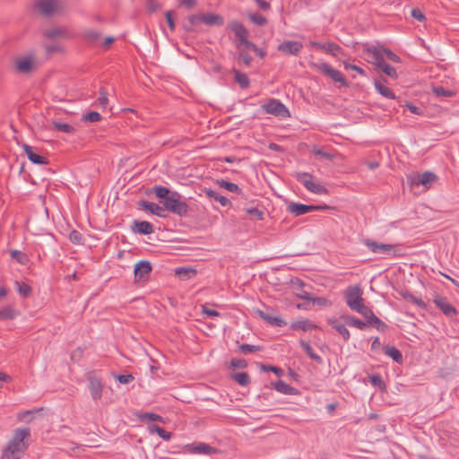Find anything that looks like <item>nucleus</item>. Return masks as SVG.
<instances>
[{
	"label": "nucleus",
	"mask_w": 459,
	"mask_h": 459,
	"mask_svg": "<svg viewBox=\"0 0 459 459\" xmlns=\"http://www.w3.org/2000/svg\"><path fill=\"white\" fill-rule=\"evenodd\" d=\"M247 213L255 217L257 220L262 221L264 219V212L257 208H247L246 209Z\"/></svg>",
	"instance_id": "0e129e2a"
},
{
	"label": "nucleus",
	"mask_w": 459,
	"mask_h": 459,
	"mask_svg": "<svg viewBox=\"0 0 459 459\" xmlns=\"http://www.w3.org/2000/svg\"><path fill=\"white\" fill-rule=\"evenodd\" d=\"M171 207H172V209H171L170 212L177 214L180 217L186 216L188 213V211H189V207L186 204V203L181 201V199H179L177 202V204L175 205H172Z\"/></svg>",
	"instance_id": "c756f323"
},
{
	"label": "nucleus",
	"mask_w": 459,
	"mask_h": 459,
	"mask_svg": "<svg viewBox=\"0 0 459 459\" xmlns=\"http://www.w3.org/2000/svg\"><path fill=\"white\" fill-rule=\"evenodd\" d=\"M69 239L74 244H82L83 237L79 231L74 230L69 233Z\"/></svg>",
	"instance_id": "bf43d9fd"
},
{
	"label": "nucleus",
	"mask_w": 459,
	"mask_h": 459,
	"mask_svg": "<svg viewBox=\"0 0 459 459\" xmlns=\"http://www.w3.org/2000/svg\"><path fill=\"white\" fill-rule=\"evenodd\" d=\"M272 385L277 392L283 394L296 395L299 394L297 388L290 386L282 380L273 382L272 383Z\"/></svg>",
	"instance_id": "4be33fe9"
},
{
	"label": "nucleus",
	"mask_w": 459,
	"mask_h": 459,
	"mask_svg": "<svg viewBox=\"0 0 459 459\" xmlns=\"http://www.w3.org/2000/svg\"><path fill=\"white\" fill-rule=\"evenodd\" d=\"M228 29L234 33V43L237 49L244 51L256 49V45L248 39L249 31L240 22L237 20L229 22Z\"/></svg>",
	"instance_id": "f03ea898"
},
{
	"label": "nucleus",
	"mask_w": 459,
	"mask_h": 459,
	"mask_svg": "<svg viewBox=\"0 0 459 459\" xmlns=\"http://www.w3.org/2000/svg\"><path fill=\"white\" fill-rule=\"evenodd\" d=\"M342 318L344 320L345 324L351 327H357L359 330H365L368 327L367 321H361L360 319L352 316H342Z\"/></svg>",
	"instance_id": "c85d7f7f"
},
{
	"label": "nucleus",
	"mask_w": 459,
	"mask_h": 459,
	"mask_svg": "<svg viewBox=\"0 0 459 459\" xmlns=\"http://www.w3.org/2000/svg\"><path fill=\"white\" fill-rule=\"evenodd\" d=\"M257 314L263 320H264L266 323H268L271 325L279 326V327L287 325L286 321L283 320L281 316H274V315H272L270 313H267V312H264L262 310H258Z\"/></svg>",
	"instance_id": "aec40b11"
},
{
	"label": "nucleus",
	"mask_w": 459,
	"mask_h": 459,
	"mask_svg": "<svg viewBox=\"0 0 459 459\" xmlns=\"http://www.w3.org/2000/svg\"><path fill=\"white\" fill-rule=\"evenodd\" d=\"M383 349L385 354L392 358L394 361L399 364L403 363V354L396 347L385 345Z\"/></svg>",
	"instance_id": "cd10ccee"
},
{
	"label": "nucleus",
	"mask_w": 459,
	"mask_h": 459,
	"mask_svg": "<svg viewBox=\"0 0 459 459\" xmlns=\"http://www.w3.org/2000/svg\"><path fill=\"white\" fill-rule=\"evenodd\" d=\"M64 8V0H35L34 2V9L45 17L60 13Z\"/></svg>",
	"instance_id": "20e7f679"
},
{
	"label": "nucleus",
	"mask_w": 459,
	"mask_h": 459,
	"mask_svg": "<svg viewBox=\"0 0 459 459\" xmlns=\"http://www.w3.org/2000/svg\"><path fill=\"white\" fill-rule=\"evenodd\" d=\"M53 126L56 130L65 134H73L75 131L73 126L60 121H54Z\"/></svg>",
	"instance_id": "c03bdc74"
},
{
	"label": "nucleus",
	"mask_w": 459,
	"mask_h": 459,
	"mask_svg": "<svg viewBox=\"0 0 459 459\" xmlns=\"http://www.w3.org/2000/svg\"><path fill=\"white\" fill-rule=\"evenodd\" d=\"M201 20L208 26H222L224 24V18L221 14L212 13H202Z\"/></svg>",
	"instance_id": "412c9836"
},
{
	"label": "nucleus",
	"mask_w": 459,
	"mask_h": 459,
	"mask_svg": "<svg viewBox=\"0 0 459 459\" xmlns=\"http://www.w3.org/2000/svg\"><path fill=\"white\" fill-rule=\"evenodd\" d=\"M313 66L316 69V71L322 73L325 76L331 78L333 82H340L342 86L348 87L349 83L343 74L332 67L327 63H317L314 64Z\"/></svg>",
	"instance_id": "6e6552de"
},
{
	"label": "nucleus",
	"mask_w": 459,
	"mask_h": 459,
	"mask_svg": "<svg viewBox=\"0 0 459 459\" xmlns=\"http://www.w3.org/2000/svg\"><path fill=\"white\" fill-rule=\"evenodd\" d=\"M312 303L321 307L331 306V301L323 297H313Z\"/></svg>",
	"instance_id": "69168bd1"
},
{
	"label": "nucleus",
	"mask_w": 459,
	"mask_h": 459,
	"mask_svg": "<svg viewBox=\"0 0 459 459\" xmlns=\"http://www.w3.org/2000/svg\"><path fill=\"white\" fill-rule=\"evenodd\" d=\"M238 349H239V351L242 352L245 355L261 351V347L260 346L247 344V343L241 344L238 347Z\"/></svg>",
	"instance_id": "6e6d98bb"
},
{
	"label": "nucleus",
	"mask_w": 459,
	"mask_h": 459,
	"mask_svg": "<svg viewBox=\"0 0 459 459\" xmlns=\"http://www.w3.org/2000/svg\"><path fill=\"white\" fill-rule=\"evenodd\" d=\"M101 115L97 111H91L82 117V120L85 122L95 123L101 120Z\"/></svg>",
	"instance_id": "4d7b16f0"
},
{
	"label": "nucleus",
	"mask_w": 459,
	"mask_h": 459,
	"mask_svg": "<svg viewBox=\"0 0 459 459\" xmlns=\"http://www.w3.org/2000/svg\"><path fill=\"white\" fill-rule=\"evenodd\" d=\"M132 230L135 233L149 235L154 231L153 225L146 221H134L132 224Z\"/></svg>",
	"instance_id": "a211bd4d"
},
{
	"label": "nucleus",
	"mask_w": 459,
	"mask_h": 459,
	"mask_svg": "<svg viewBox=\"0 0 459 459\" xmlns=\"http://www.w3.org/2000/svg\"><path fill=\"white\" fill-rule=\"evenodd\" d=\"M238 59L242 61L246 66H250L253 62V57L249 54V51H244L238 49Z\"/></svg>",
	"instance_id": "09e8293b"
},
{
	"label": "nucleus",
	"mask_w": 459,
	"mask_h": 459,
	"mask_svg": "<svg viewBox=\"0 0 459 459\" xmlns=\"http://www.w3.org/2000/svg\"><path fill=\"white\" fill-rule=\"evenodd\" d=\"M138 205L140 207H142L143 209L148 211L152 214H154V215L159 216V217H163V214H162L163 208L160 207L157 204L151 203V202H148V201H145V200H141L138 203Z\"/></svg>",
	"instance_id": "b1692460"
},
{
	"label": "nucleus",
	"mask_w": 459,
	"mask_h": 459,
	"mask_svg": "<svg viewBox=\"0 0 459 459\" xmlns=\"http://www.w3.org/2000/svg\"><path fill=\"white\" fill-rule=\"evenodd\" d=\"M14 284L16 287V290L19 292L21 296H22L23 298H28L30 295L32 289L30 285L18 281H16Z\"/></svg>",
	"instance_id": "79ce46f5"
},
{
	"label": "nucleus",
	"mask_w": 459,
	"mask_h": 459,
	"mask_svg": "<svg viewBox=\"0 0 459 459\" xmlns=\"http://www.w3.org/2000/svg\"><path fill=\"white\" fill-rule=\"evenodd\" d=\"M368 326H373L380 332H385L387 329V325L374 315L369 320L367 321Z\"/></svg>",
	"instance_id": "58836bf2"
},
{
	"label": "nucleus",
	"mask_w": 459,
	"mask_h": 459,
	"mask_svg": "<svg viewBox=\"0 0 459 459\" xmlns=\"http://www.w3.org/2000/svg\"><path fill=\"white\" fill-rule=\"evenodd\" d=\"M13 66L18 74H30L36 72L40 66L34 53H26L13 58Z\"/></svg>",
	"instance_id": "7ed1b4c3"
},
{
	"label": "nucleus",
	"mask_w": 459,
	"mask_h": 459,
	"mask_svg": "<svg viewBox=\"0 0 459 459\" xmlns=\"http://www.w3.org/2000/svg\"><path fill=\"white\" fill-rule=\"evenodd\" d=\"M98 102L102 108H106L108 103V92L102 88L100 90V97L98 98Z\"/></svg>",
	"instance_id": "052dcab7"
},
{
	"label": "nucleus",
	"mask_w": 459,
	"mask_h": 459,
	"mask_svg": "<svg viewBox=\"0 0 459 459\" xmlns=\"http://www.w3.org/2000/svg\"><path fill=\"white\" fill-rule=\"evenodd\" d=\"M411 15L419 22H423L426 19L424 13L419 8L412 9Z\"/></svg>",
	"instance_id": "338daca9"
},
{
	"label": "nucleus",
	"mask_w": 459,
	"mask_h": 459,
	"mask_svg": "<svg viewBox=\"0 0 459 459\" xmlns=\"http://www.w3.org/2000/svg\"><path fill=\"white\" fill-rule=\"evenodd\" d=\"M328 324L334 330H336L343 337L345 341H348L350 339L351 334L345 325L339 323L338 320L335 318L328 319Z\"/></svg>",
	"instance_id": "a878e982"
},
{
	"label": "nucleus",
	"mask_w": 459,
	"mask_h": 459,
	"mask_svg": "<svg viewBox=\"0 0 459 459\" xmlns=\"http://www.w3.org/2000/svg\"><path fill=\"white\" fill-rule=\"evenodd\" d=\"M341 47L333 42H326L324 44V48L326 53L331 54L333 56H336L337 52L341 51Z\"/></svg>",
	"instance_id": "5fc2aeb1"
},
{
	"label": "nucleus",
	"mask_w": 459,
	"mask_h": 459,
	"mask_svg": "<svg viewBox=\"0 0 459 459\" xmlns=\"http://www.w3.org/2000/svg\"><path fill=\"white\" fill-rule=\"evenodd\" d=\"M152 267L149 261L141 260L134 265V274L135 281H146L152 273Z\"/></svg>",
	"instance_id": "f8f14e48"
},
{
	"label": "nucleus",
	"mask_w": 459,
	"mask_h": 459,
	"mask_svg": "<svg viewBox=\"0 0 459 459\" xmlns=\"http://www.w3.org/2000/svg\"><path fill=\"white\" fill-rule=\"evenodd\" d=\"M82 36L89 43H95L100 39V33L93 30H87L83 32Z\"/></svg>",
	"instance_id": "8fccbe9b"
},
{
	"label": "nucleus",
	"mask_w": 459,
	"mask_h": 459,
	"mask_svg": "<svg viewBox=\"0 0 459 459\" xmlns=\"http://www.w3.org/2000/svg\"><path fill=\"white\" fill-rule=\"evenodd\" d=\"M434 303L446 316H453L456 315V309L453 307L446 298L437 297L434 299Z\"/></svg>",
	"instance_id": "6ab92c4d"
},
{
	"label": "nucleus",
	"mask_w": 459,
	"mask_h": 459,
	"mask_svg": "<svg viewBox=\"0 0 459 459\" xmlns=\"http://www.w3.org/2000/svg\"><path fill=\"white\" fill-rule=\"evenodd\" d=\"M43 35L45 38L49 39H55L57 38L66 39L69 37V32L65 27H56L45 30Z\"/></svg>",
	"instance_id": "5701e85b"
},
{
	"label": "nucleus",
	"mask_w": 459,
	"mask_h": 459,
	"mask_svg": "<svg viewBox=\"0 0 459 459\" xmlns=\"http://www.w3.org/2000/svg\"><path fill=\"white\" fill-rule=\"evenodd\" d=\"M44 48L48 56H50L56 53H61L64 50V47L58 42L45 44Z\"/></svg>",
	"instance_id": "ea45409f"
},
{
	"label": "nucleus",
	"mask_w": 459,
	"mask_h": 459,
	"mask_svg": "<svg viewBox=\"0 0 459 459\" xmlns=\"http://www.w3.org/2000/svg\"><path fill=\"white\" fill-rule=\"evenodd\" d=\"M141 420H148V421H160L164 423L163 418L153 412H144L139 416Z\"/></svg>",
	"instance_id": "603ef678"
},
{
	"label": "nucleus",
	"mask_w": 459,
	"mask_h": 459,
	"mask_svg": "<svg viewBox=\"0 0 459 459\" xmlns=\"http://www.w3.org/2000/svg\"><path fill=\"white\" fill-rule=\"evenodd\" d=\"M11 257L15 259L21 264H26L29 262L28 255L20 250H12Z\"/></svg>",
	"instance_id": "a18cd8bd"
},
{
	"label": "nucleus",
	"mask_w": 459,
	"mask_h": 459,
	"mask_svg": "<svg viewBox=\"0 0 459 459\" xmlns=\"http://www.w3.org/2000/svg\"><path fill=\"white\" fill-rule=\"evenodd\" d=\"M216 183L220 187L225 188L230 192L236 193L238 195L242 194L241 188L235 183L229 182L225 179H218Z\"/></svg>",
	"instance_id": "f704fd0d"
},
{
	"label": "nucleus",
	"mask_w": 459,
	"mask_h": 459,
	"mask_svg": "<svg viewBox=\"0 0 459 459\" xmlns=\"http://www.w3.org/2000/svg\"><path fill=\"white\" fill-rule=\"evenodd\" d=\"M30 435L29 428L16 429L12 440L9 441L4 450V457L6 459H20L26 449L24 439Z\"/></svg>",
	"instance_id": "f257e3e1"
},
{
	"label": "nucleus",
	"mask_w": 459,
	"mask_h": 459,
	"mask_svg": "<svg viewBox=\"0 0 459 459\" xmlns=\"http://www.w3.org/2000/svg\"><path fill=\"white\" fill-rule=\"evenodd\" d=\"M191 451L195 454H203V455H211L217 452L216 448L211 446L208 444L205 443H199L197 445H195Z\"/></svg>",
	"instance_id": "7c9ffc66"
},
{
	"label": "nucleus",
	"mask_w": 459,
	"mask_h": 459,
	"mask_svg": "<svg viewBox=\"0 0 459 459\" xmlns=\"http://www.w3.org/2000/svg\"><path fill=\"white\" fill-rule=\"evenodd\" d=\"M295 178L302 184L307 190H308L311 193L316 194V195H327L328 189L318 184L315 183L313 181V176L307 172H297L295 174Z\"/></svg>",
	"instance_id": "39448f33"
},
{
	"label": "nucleus",
	"mask_w": 459,
	"mask_h": 459,
	"mask_svg": "<svg viewBox=\"0 0 459 459\" xmlns=\"http://www.w3.org/2000/svg\"><path fill=\"white\" fill-rule=\"evenodd\" d=\"M153 193L158 198L164 201L172 192L163 186H154Z\"/></svg>",
	"instance_id": "de8ad7c7"
},
{
	"label": "nucleus",
	"mask_w": 459,
	"mask_h": 459,
	"mask_svg": "<svg viewBox=\"0 0 459 459\" xmlns=\"http://www.w3.org/2000/svg\"><path fill=\"white\" fill-rule=\"evenodd\" d=\"M432 91L437 97H454L455 95V91L446 90L442 86H435Z\"/></svg>",
	"instance_id": "864d4df0"
},
{
	"label": "nucleus",
	"mask_w": 459,
	"mask_h": 459,
	"mask_svg": "<svg viewBox=\"0 0 459 459\" xmlns=\"http://www.w3.org/2000/svg\"><path fill=\"white\" fill-rule=\"evenodd\" d=\"M278 51L291 56H299L303 49V44L299 41L284 40L277 48Z\"/></svg>",
	"instance_id": "ddd939ff"
},
{
	"label": "nucleus",
	"mask_w": 459,
	"mask_h": 459,
	"mask_svg": "<svg viewBox=\"0 0 459 459\" xmlns=\"http://www.w3.org/2000/svg\"><path fill=\"white\" fill-rule=\"evenodd\" d=\"M22 149L24 151V152L26 153L28 159L34 164H38V165H45V164H48V158L44 157V156H41L38 153H36L34 151H33V148L31 146H30L29 144L27 143H23L22 144Z\"/></svg>",
	"instance_id": "dca6fc26"
},
{
	"label": "nucleus",
	"mask_w": 459,
	"mask_h": 459,
	"mask_svg": "<svg viewBox=\"0 0 459 459\" xmlns=\"http://www.w3.org/2000/svg\"><path fill=\"white\" fill-rule=\"evenodd\" d=\"M267 113L276 117H289L290 116L289 109L280 100L272 99L262 106Z\"/></svg>",
	"instance_id": "9d476101"
},
{
	"label": "nucleus",
	"mask_w": 459,
	"mask_h": 459,
	"mask_svg": "<svg viewBox=\"0 0 459 459\" xmlns=\"http://www.w3.org/2000/svg\"><path fill=\"white\" fill-rule=\"evenodd\" d=\"M230 366L234 368H245L247 367V362L243 359H232Z\"/></svg>",
	"instance_id": "680f3d73"
},
{
	"label": "nucleus",
	"mask_w": 459,
	"mask_h": 459,
	"mask_svg": "<svg viewBox=\"0 0 459 459\" xmlns=\"http://www.w3.org/2000/svg\"><path fill=\"white\" fill-rule=\"evenodd\" d=\"M355 311L362 315L367 319V321L369 320L375 315L369 307L365 306L364 303L361 306H359Z\"/></svg>",
	"instance_id": "13d9d810"
},
{
	"label": "nucleus",
	"mask_w": 459,
	"mask_h": 459,
	"mask_svg": "<svg viewBox=\"0 0 459 459\" xmlns=\"http://www.w3.org/2000/svg\"><path fill=\"white\" fill-rule=\"evenodd\" d=\"M375 88L382 96L390 100L395 99L394 93L389 88L385 86L381 82L376 81Z\"/></svg>",
	"instance_id": "4c0bfd02"
},
{
	"label": "nucleus",
	"mask_w": 459,
	"mask_h": 459,
	"mask_svg": "<svg viewBox=\"0 0 459 459\" xmlns=\"http://www.w3.org/2000/svg\"><path fill=\"white\" fill-rule=\"evenodd\" d=\"M202 14H193L190 15L187 19V23L184 25V28L187 31H195V27L202 22L201 20Z\"/></svg>",
	"instance_id": "e433bc0d"
},
{
	"label": "nucleus",
	"mask_w": 459,
	"mask_h": 459,
	"mask_svg": "<svg viewBox=\"0 0 459 459\" xmlns=\"http://www.w3.org/2000/svg\"><path fill=\"white\" fill-rule=\"evenodd\" d=\"M86 379L89 382V389L91 392V398L94 401L101 399L103 392V384L100 377L97 376L95 371H91L87 373Z\"/></svg>",
	"instance_id": "9b49d317"
},
{
	"label": "nucleus",
	"mask_w": 459,
	"mask_h": 459,
	"mask_svg": "<svg viewBox=\"0 0 459 459\" xmlns=\"http://www.w3.org/2000/svg\"><path fill=\"white\" fill-rule=\"evenodd\" d=\"M148 429H149L150 433H156L159 435L160 437H161L162 439H164L166 441L170 440L172 437L171 432L165 430L164 429H162L161 427H160L158 425H155V424L150 425L148 427Z\"/></svg>",
	"instance_id": "72a5a7b5"
},
{
	"label": "nucleus",
	"mask_w": 459,
	"mask_h": 459,
	"mask_svg": "<svg viewBox=\"0 0 459 459\" xmlns=\"http://www.w3.org/2000/svg\"><path fill=\"white\" fill-rule=\"evenodd\" d=\"M115 378L121 384H129L132 382L134 377L132 374H126V375H115Z\"/></svg>",
	"instance_id": "e2e57ef3"
},
{
	"label": "nucleus",
	"mask_w": 459,
	"mask_h": 459,
	"mask_svg": "<svg viewBox=\"0 0 459 459\" xmlns=\"http://www.w3.org/2000/svg\"><path fill=\"white\" fill-rule=\"evenodd\" d=\"M370 383L373 385L379 386V387H385V384L382 380V377L379 375H372L370 377Z\"/></svg>",
	"instance_id": "774afa93"
},
{
	"label": "nucleus",
	"mask_w": 459,
	"mask_h": 459,
	"mask_svg": "<svg viewBox=\"0 0 459 459\" xmlns=\"http://www.w3.org/2000/svg\"><path fill=\"white\" fill-rule=\"evenodd\" d=\"M231 377L242 386H247L250 383L249 375L246 372L235 373Z\"/></svg>",
	"instance_id": "37998d69"
},
{
	"label": "nucleus",
	"mask_w": 459,
	"mask_h": 459,
	"mask_svg": "<svg viewBox=\"0 0 459 459\" xmlns=\"http://www.w3.org/2000/svg\"><path fill=\"white\" fill-rule=\"evenodd\" d=\"M316 209H317V207H314V205H307V204H298V203H293V202H290L287 205V211L295 216H300V215L306 214L307 212L316 211Z\"/></svg>",
	"instance_id": "2eb2a0df"
},
{
	"label": "nucleus",
	"mask_w": 459,
	"mask_h": 459,
	"mask_svg": "<svg viewBox=\"0 0 459 459\" xmlns=\"http://www.w3.org/2000/svg\"><path fill=\"white\" fill-rule=\"evenodd\" d=\"M181 199V195L178 192H172L162 203L163 211L170 212L172 209V205H175L177 202Z\"/></svg>",
	"instance_id": "c9c22d12"
},
{
	"label": "nucleus",
	"mask_w": 459,
	"mask_h": 459,
	"mask_svg": "<svg viewBox=\"0 0 459 459\" xmlns=\"http://www.w3.org/2000/svg\"><path fill=\"white\" fill-rule=\"evenodd\" d=\"M437 179L436 174L430 171H426L421 174H417L411 178V184L415 186H424L429 188L433 182Z\"/></svg>",
	"instance_id": "4468645a"
},
{
	"label": "nucleus",
	"mask_w": 459,
	"mask_h": 459,
	"mask_svg": "<svg viewBox=\"0 0 459 459\" xmlns=\"http://www.w3.org/2000/svg\"><path fill=\"white\" fill-rule=\"evenodd\" d=\"M300 345L311 359L316 361L317 364H323V359L314 351L313 348L308 342L300 341Z\"/></svg>",
	"instance_id": "473e14b6"
},
{
	"label": "nucleus",
	"mask_w": 459,
	"mask_h": 459,
	"mask_svg": "<svg viewBox=\"0 0 459 459\" xmlns=\"http://www.w3.org/2000/svg\"><path fill=\"white\" fill-rule=\"evenodd\" d=\"M344 298L348 307L353 311L364 303L362 290L359 286L348 287L344 292Z\"/></svg>",
	"instance_id": "1a4fd4ad"
},
{
	"label": "nucleus",
	"mask_w": 459,
	"mask_h": 459,
	"mask_svg": "<svg viewBox=\"0 0 459 459\" xmlns=\"http://www.w3.org/2000/svg\"><path fill=\"white\" fill-rule=\"evenodd\" d=\"M366 54L368 58H370L374 61L385 60V56L394 62L400 63L401 58L395 53H394L389 48H385L384 47H369L366 50Z\"/></svg>",
	"instance_id": "423d86ee"
},
{
	"label": "nucleus",
	"mask_w": 459,
	"mask_h": 459,
	"mask_svg": "<svg viewBox=\"0 0 459 459\" xmlns=\"http://www.w3.org/2000/svg\"><path fill=\"white\" fill-rule=\"evenodd\" d=\"M290 327L293 330H302L305 332L317 328V326L308 319L297 320L291 324Z\"/></svg>",
	"instance_id": "bb28decb"
},
{
	"label": "nucleus",
	"mask_w": 459,
	"mask_h": 459,
	"mask_svg": "<svg viewBox=\"0 0 459 459\" xmlns=\"http://www.w3.org/2000/svg\"><path fill=\"white\" fill-rule=\"evenodd\" d=\"M204 192L207 197H209L211 199H214L215 201L219 202L221 204V205H222L224 207L231 205V202L227 197L221 195L216 191H214L211 188H204Z\"/></svg>",
	"instance_id": "393cba45"
},
{
	"label": "nucleus",
	"mask_w": 459,
	"mask_h": 459,
	"mask_svg": "<svg viewBox=\"0 0 459 459\" xmlns=\"http://www.w3.org/2000/svg\"><path fill=\"white\" fill-rule=\"evenodd\" d=\"M17 311L10 307H5L2 309H0V319L1 320H6V319H13L17 316Z\"/></svg>",
	"instance_id": "49530a36"
},
{
	"label": "nucleus",
	"mask_w": 459,
	"mask_h": 459,
	"mask_svg": "<svg viewBox=\"0 0 459 459\" xmlns=\"http://www.w3.org/2000/svg\"><path fill=\"white\" fill-rule=\"evenodd\" d=\"M248 18L253 23L258 26H264L267 23V19L258 13H249Z\"/></svg>",
	"instance_id": "3c124183"
},
{
	"label": "nucleus",
	"mask_w": 459,
	"mask_h": 459,
	"mask_svg": "<svg viewBox=\"0 0 459 459\" xmlns=\"http://www.w3.org/2000/svg\"><path fill=\"white\" fill-rule=\"evenodd\" d=\"M363 244L374 254L383 256H390L396 255V247L391 244L378 243L370 238L363 240Z\"/></svg>",
	"instance_id": "0eeeda50"
},
{
	"label": "nucleus",
	"mask_w": 459,
	"mask_h": 459,
	"mask_svg": "<svg viewBox=\"0 0 459 459\" xmlns=\"http://www.w3.org/2000/svg\"><path fill=\"white\" fill-rule=\"evenodd\" d=\"M368 62L372 63L374 65H376L377 69L383 72L385 74H386L388 77L392 79H397L398 74L393 66H391L389 64H387L385 60H379L374 61L370 58H368Z\"/></svg>",
	"instance_id": "f3484780"
},
{
	"label": "nucleus",
	"mask_w": 459,
	"mask_h": 459,
	"mask_svg": "<svg viewBox=\"0 0 459 459\" xmlns=\"http://www.w3.org/2000/svg\"><path fill=\"white\" fill-rule=\"evenodd\" d=\"M176 275H178L182 280H187L190 277L195 275L196 271L192 268H185V267H178L175 271Z\"/></svg>",
	"instance_id": "a19ab883"
},
{
	"label": "nucleus",
	"mask_w": 459,
	"mask_h": 459,
	"mask_svg": "<svg viewBox=\"0 0 459 459\" xmlns=\"http://www.w3.org/2000/svg\"><path fill=\"white\" fill-rule=\"evenodd\" d=\"M234 74V79L235 82L242 88V89H247L249 87L250 82L247 77V75L244 73H241L240 71L237 69H233Z\"/></svg>",
	"instance_id": "2f4dec72"
}]
</instances>
